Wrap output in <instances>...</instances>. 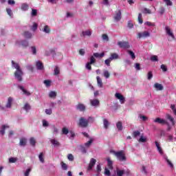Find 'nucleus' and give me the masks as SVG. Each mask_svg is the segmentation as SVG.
Instances as JSON below:
<instances>
[{
    "mask_svg": "<svg viewBox=\"0 0 176 176\" xmlns=\"http://www.w3.org/2000/svg\"><path fill=\"white\" fill-rule=\"evenodd\" d=\"M11 63L12 68L16 69L14 72L15 78L17 80L18 82H21V80H23V71L20 68V65H19L18 63H15L13 60H12Z\"/></svg>",
    "mask_w": 176,
    "mask_h": 176,
    "instance_id": "nucleus-1",
    "label": "nucleus"
},
{
    "mask_svg": "<svg viewBox=\"0 0 176 176\" xmlns=\"http://www.w3.org/2000/svg\"><path fill=\"white\" fill-rule=\"evenodd\" d=\"M111 153H113V155L120 162H126V155H124V153H123V151L116 152L115 151H111Z\"/></svg>",
    "mask_w": 176,
    "mask_h": 176,
    "instance_id": "nucleus-2",
    "label": "nucleus"
},
{
    "mask_svg": "<svg viewBox=\"0 0 176 176\" xmlns=\"http://www.w3.org/2000/svg\"><path fill=\"white\" fill-rule=\"evenodd\" d=\"M90 120H91V122H94V118L89 117L88 120H87L86 119H85V118H81L79 120V126H80L81 127H87V124H89V122H90Z\"/></svg>",
    "mask_w": 176,
    "mask_h": 176,
    "instance_id": "nucleus-3",
    "label": "nucleus"
},
{
    "mask_svg": "<svg viewBox=\"0 0 176 176\" xmlns=\"http://www.w3.org/2000/svg\"><path fill=\"white\" fill-rule=\"evenodd\" d=\"M165 32L166 35L170 37L168 38L169 42H172V41L175 40V36H174V33H173V31H171V29L169 28V26L165 27Z\"/></svg>",
    "mask_w": 176,
    "mask_h": 176,
    "instance_id": "nucleus-4",
    "label": "nucleus"
},
{
    "mask_svg": "<svg viewBox=\"0 0 176 176\" xmlns=\"http://www.w3.org/2000/svg\"><path fill=\"white\" fill-rule=\"evenodd\" d=\"M115 97L117 98V100H119L120 103L121 104H124L126 102V98L123 96V95L120 93H116L115 94Z\"/></svg>",
    "mask_w": 176,
    "mask_h": 176,
    "instance_id": "nucleus-5",
    "label": "nucleus"
},
{
    "mask_svg": "<svg viewBox=\"0 0 176 176\" xmlns=\"http://www.w3.org/2000/svg\"><path fill=\"white\" fill-rule=\"evenodd\" d=\"M119 47L121 49H130V43L126 41H119L118 43Z\"/></svg>",
    "mask_w": 176,
    "mask_h": 176,
    "instance_id": "nucleus-6",
    "label": "nucleus"
},
{
    "mask_svg": "<svg viewBox=\"0 0 176 176\" xmlns=\"http://www.w3.org/2000/svg\"><path fill=\"white\" fill-rule=\"evenodd\" d=\"M16 45L17 46H22V47H28V42L27 40L16 41Z\"/></svg>",
    "mask_w": 176,
    "mask_h": 176,
    "instance_id": "nucleus-7",
    "label": "nucleus"
},
{
    "mask_svg": "<svg viewBox=\"0 0 176 176\" xmlns=\"http://www.w3.org/2000/svg\"><path fill=\"white\" fill-rule=\"evenodd\" d=\"M138 36L140 39H141V38H149V36H151V33L148 31L139 32L138 33Z\"/></svg>",
    "mask_w": 176,
    "mask_h": 176,
    "instance_id": "nucleus-8",
    "label": "nucleus"
},
{
    "mask_svg": "<svg viewBox=\"0 0 176 176\" xmlns=\"http://www.w3.org/2000/svg\"><path fill=\"white\" fill-rule=\"evenodd\" d=\"M89 102L91 107L94 108H98L100 107V100L98 99H91L89 100Z\"/></svg>",
    "mask_w": 176,
    "mask_h": 176,
    "instance_id": "nucleus-9",
    "label": "nucleus"
},
{
    "mask_svg": "<svg viewBox=\"0 0 176 176\" xmlns=\"http://www.w3.org/2000/svg\"><path fill=\"white\" fill-rule=\"evenodd\" d=\"M113 19L115 21H120V20H122V10H118L116 12V14L113 16Z\"/></svg>",
    "mask_w": 176,
    "mask_h": 176,
    "instance_id": "nucleus-10",
    "label": "nucleus"
},
{
    "mask_svg": "<svg viewBox=\"0 0 176 176\" xmlns=\"http://www.w3.org/2000/svg\"><path fill=\"white\" fill-rule=\"evenodd\" d=\"M97 163V160L94 158H91L89 162V164L87 168L88 171H91L93 170V167H94V165Z\"/></svg>",
    "mask_w": 176,
    "mask_h": 176,
    "instance_id": "nucleus-11",
    "label": "nucleus"
},
{
    "mask_svg": "<svg viewBox=\"0 0 176 176\" xmlns=\"http://www.w3.org/2000/svg\"><path fill=\"white\" fill-rule=\"evenodd\" d=\"M14 101V99L13 98L9 97L6 104V108H7L8 109H10V108H12V104H13Z\"/></svg>",
    "mask_w": 176,
    "mask_h": 176,
    "instance_id": "nucleus-12",
    "label": "nucleus"
},
{
    "mask_svg": "<svg viewBox=\"0 0 176 176\" xmlns=\"http://www.w3.org/2000/svg\"><path fill=\"white\" fill-rule=\"evenodd\" d=\"M153 87L157 90V91H162V90L164 89V87H163V85L155 82L153 85Z\"/></svg>",
    "mask_w": 176,
    "mask_h": 176,
    "instance_id": "nucleus-13",
    "label": "nucleus"
},
{
    "mask_svg": "<svg viewBox=\"0 0 176 176\" xmlns=\"http://www.w3.org/2000/svg\"><path fill=\"white\" fill-rule=\"evenodd\" d=\"M41 31L44 32V34H49L52 32V29H50V26L45 25L43 27Z\"/></svg>",
    "mask_w": 176,
    "mask_h": 176,
    "instance_id": "nucleus-14",
    "label": "nucleus"
},
{
    "mask_svg": "<svg viewBox=\"0 0 176 176\" xmlns=\"http://www.w3.org/2000/svg\"><path fill=\"white\" fill-rule=\"evenodd\" d=\"M166 141H168V142H174V141L176 140V138L172 134L166 133Z\"/></svg>",
    "mask_w": 176,
    "mask_h": 176,
    "instance_id": "nucleus-15",
    "label": "nucleus"
},
{
    "mask_svg": "<svg viewBox=\"0 0 176 176\" xmlns=\"http://www.w3.org/2000/svg\"><path fill=\"white\" fill-rule=\"evenodd\" d=\"M6 129H9V125L8 124H3L0 127V134L3 137V135H5V130Z\"/></svg>",
    "mask_w": 176,
    "mask_h": 176,
    "instance_id": "nucleus-16",
    "label": "nucleus"
},
{
    "mask_svg": "<svg viewBox=\"0 0 176 176\" xmlns=\"http://www.w3.org/2000/svg\"><path fill=\"white\" fill-rule=\"evenodd\" d=\"M18 88L20 89L21 91H23V94H24L25 96H31V93H30L28 91L24 89V87H23L22 85H19Z\"/></svg>",
    "mask_w": 176,
    "mask_h": 176,
    "instance_id": "nucleus-17",
    "label": "nucleus"
},
{
    "mask_svg": "<svg viewBox=\"0 0 176 176\" xmlns=\"http://www.w3.org/2000/svg\"><path fill=\"white\" fill-rule=\"evenodd\" d=\"M155 123H159L160 124H168V122H167V121H166L165 120H163L160 118H157L155 120H154Z\"/></svg>",
    "mask_w": 176,
    "mask_h": 176,
    "instance_id": "nucleus-18",
    "label": "nucleus"
},
{
    "mask_svg": "<svg viewBox=\"0 0 176 176\" xmlns=\"http://www.w3.org/2000/svg\"><path fill=\"white\" fill-rule=\"evenodd\" d=\"M28 9H30V5H28V3H23L21 5V10L23 12H27V10H28Z\"/></svg>",
    "mask_w": 176,
    "mask_h": 176,
    "instance_id": "nucleus-19",
    "label": "nucleus"
},
{
    "mask_svg": "<svg viewBox=\"0 0 176 176\" xmlns=\"http://www.w3.org/2000/svg\"><path fill=\"white\" fill-rule=\"evenodd\" d=\"M76 109L80 111V112H83L86 110V106L83 104H78L76 106Z\"/></svg>",
    "mask_w": 176,
    "mask_h": 176,
    "instance_id": "nucleus-20",
    "label": "nucleus"
},
{
    "mask_svg": "<svg viewBox=\"0 0 176 176\" xmlns=\"http://www.w3.org/2000/svg\"><path fill=\"white\" fill-rule=\"evenodd\" d=\"M107 161L108 168L109 170H113V162H112V160H111V158L109 157L107 158Z\"/></svg>",
    "mask_w": 176,
    "mask_h": 176,
    "instance_id": "nucleus-21",
    "label": "nucleus"
},
{
    "mask_svg": "<svg viewBox=\"0 0 176 176\" xmlns=\"http://www.w3.org/2000/svg\"><path fill=\"white\" fill-rule=\"evenodd\" d=\"M36 67L37 69H38L39 71H42V69H43V63H42L39 60H37L36 62Z\"/></svg>",
    "mask_w": 176,
    "mask_h": 176,
    "instance_id": "nucleus-22",
    "label": "nucleus"
},
{
    "mask_svg": "<svg viewBox=\"0 0 176 176\" xmlns=\"http://www.w3.org/2000/svg\"><path fill=\"white\" fill-rule=\"evenodd\" d=\"M19 145L20 146H25L27 145V139L25 138L20 139Z\"/></svg>",
    "mask_w": 176,
    "mask_h": 176,
    "instance_id": "nucleus-23",
    "label": "nucleus"
},
{
    "mask_svg": "<svg viewBox=\"0 0 176 176\" xmlns=\"http://www.w3.org/2000/svg\"><path fill=\"white\" fill-rule=\"evenodd\" d=\"M155 146L157 147V149L160 155H164L163 150L162 149V147L160 146V144L159 142H155Z\"/></svg>",
    "mask_w": 176,
    "mask_h": 176,
    "instance_id": "nucleus-24",
    "label": "nucleus"
},
{
    "mask_svg": "<svg viewBox=\"0 0 176 176\" xmlns=\"http://www.w3.org/2000/svg\"><path fill=\"white\" fill-rule=\"evenodd\" d=\"M104 56H105L104 52H102L101 54H99L98 52L94 53V57H96V58H102Z\"/></svg>",
    "mask_w": 176,
    "mask_h": 176,
    "instance_id": "nucleus-25",
    "label": "nucleus"
},
{
    "mask_svg": "<svg viewBox=\"0 0 176 176\" xmlns=\"http://www.w3.org/2000/svg\"><path fill=\"white\" fill-rule=\"evenodd\" d=\"M110 60H111V61L113 60H118L119 59V55L116 53H113L111 54L110 57H109Z\"/></svg>",
    "mask_w": 176,
    "mask_h": 176,
    "instance_id": "nucleus-26",
    "label": "nucleus"
},
{
    "mask_svg": "<svg viewBox=\"0 0 176 176\" xmlns=\"http://www.w3.org/2000/svg\"><path fill=\"white\" fill-rule=\"evenodd\" d=\"M127 53L132 60H135V54L133 51L128 50Z\"/></svg>",
    "mask_w": 176,
    "mask_h": 176,
    "instance_id": "nucleus-27",
    "label": "nucleus"
},
{
    "mask_svg": "<svg viewBox=\"0 0 176 176\" xmlns=\"http://www.w3.org/2000/svg\"><path fill=\"white\" fill-rule=\"evenodd\" d=\"M116 127L118 130V131H122L123 130V124L122 122L119 121L116 123Z\"/></svg>",
    "mask_w": 176,
    "mask_h": 176,
    "instance_id": "nucleus-28",
    "label": "nucleus"
},
{
    "mask_svg": "<svg viewBox=\"0 0 176 176\" xmlns=\"http://www.w3.org/2000/svg\"><path fill=\"white\" fill-rule=\"evenodd\" d=\"M164 159L167 163V164L169 166V167L170 168H174V164H173V162H171V161H170V160H168V158L167 157V156L164 157Z\"/></svg>",
    "mask_w": 176,
    "mask_h": 176,
    "instance_id": "nucleus-29",
    "label": "nucleus"
},
{
    "mask_svg": "<svg viewBox=\"0 0 176 176\" xmlns=\"http://www.w3.org/2000/svg\"><path fill=\"white\" fill-rule=\"evenodd\" d=\"M24 36L26 39H31L32 38V33L26 31L24 32Z\"/></svg>",
    "mask_w": 176,
    "mask_h": 176,
    "instance_id": "nucleus-30",
    "label": "nucleus"
},
{
    "mask_svg": "<svg viewBox=\"0 0 176 176\" xmlns=\"http://www.w3.org/2000/svg\"><path fill=\"white\" fill-rule=\"evenodd\" d=\"M23 109H24L25 112H30V111L31 110V106L30 105V104L25 103L24 104V107H23Z\"/></svg>",
    "mask_w": 176,
    "mask_h": 176,
    "instance_id": "nucleus-31",
    "label": "nucleus"
},
{
    "mask_svg": "<svg viewBox=\"0 0 176 176\" xmlns=\"http://www.w3.org/2000/svg\"><path fill=\"white\" fill-rule=\"evenodd\" d=\"M50 142L54 146H60V142L55 139H51Z\"/></svg>",
    "mask_w": 176,
    "mask_h": 176,
    "instance_id": "nucleus-32",
    "label": "nucleus"
},
{
    "mask_svg": "<svg viewBox=\"0 0 176 176\" xmlns=\"http://www.w3.org/2000/svg\"><path fill=\"white\" fill-rule=\"evenodd\" d=\"M103 126L106 130L107 129H108V126H109V121L107 118L103 119Z\"/></svg>",
    "mask_w": 176,
    "mask_h": 176,
    "instance_id": "nucleus-33",
    "label": "nucleus"
},
{
    "mask_svg": "<svg viewBox=\"0 0 176 176\" xmlns=\"http://www.w3.org/2000/svg\"><path fill=\"white\" fill-rule=\"evenodd\" d=\"M82 36H91V31L85 30L82 32Z\"/></svg>",
    "mask_w": 176,
    "mask_h": 176,
    "instance_id": "nucleus-34",
    "label": "nucleus"
},
{
    "mask_svg": "<svg viewBox=\"0 0 176 176\" xmlns=\"http://www.w3.org/2000/svg\"><path fill=\"white\" fill-rule=\"evenodd\" d=\"M56 96H57V93H56V91H50V93H49L50 98H56Z\"/></svg>",
    "mask_w": 176,
    "mask_h": 176,
    "instance_id": "nucleus-35",
    "label": "nucleus"
},
{
    "mask_svg": "<svg viewBox=\"0 0 176 176\" xmlns=\"http://www.w3.org/2000/svg\"><path fill=\"white\" fill-rule=\"evenodd\" d=\"M166 119H168V120H169L170 122V123L173 124V126H174L175 122H174V118H173L170 114H166Z\"/></svg>",
    "mask_w": 176,
    "mask_h": 176,
    "instance_id": "nucleus-36",
    "label": "nucleus"
},
{
    "mask_svg": "<svg viewBox=\"0 0 176 176\" xmlns=\"http://www.w3.org/2000/svg\"><path fill=\"white\" fill-rule=\"evenodd\" d=\"M96 79L98 87H102V80H101V78H100V76H97Z\"/></svg>",
    "mask_w": 176,
    "mask_h": 176,
    "instance_id": "nucleus-37",
    "label": "nucleus"
},
{
    "mask_svg": "<svg viewBox=\"0 0 176 176\" xmlns=\"http://www.w3.org/2000/svg\"><path fill=\"white\" fill-rule=\"evenodd\" d=\"M69 133V130H68V128L65 126L62 128V134H63V135H67Z\"/></svg>",
    "mask_w": 176,
    "mask_h": 176,
    "instance_id": "nucleus-38",
    "label": "nucleus"
},
{
    "mask_svg": "<svg viewBox=\"0 0 176 176\" xmlns=\"http://www.w3.org/2000/svg\"><path fill=\"white\" fill-rule=\"evenodd\" d=\"M60 74V67H58V66H55L54 67V75H55V76H57V75Z\"/></svg>",
    "mask_w": 176,
    "mask_h": 176,
    "instance_id": "nucleus-39",
    "label": "nucleus"
},
{
    "mask_svg": "<svg viewBox=\"0 0 176 176\" xmlns=\"http://www.w3.org/2000/svg\"><path fill=\"white\" fill-rule=\"evenodd\" d=\"M116 173H117V176L124 175V170L117 169Z\"/></svg>",
    "mask_w": 176,
    "mask_h": 176,
    "instance_id": "nucleus-40",
    "label": "nucleus"
},
{
    "mask_svg": "<svg viewBox=\"0 0 176 176\" xmlns=\"http://www.w3.org/2000/svg\"><path fill=\"white\" fill-rule=\"evenodd\" d=\"M43 83L45 85L46 87H50V86H52V81L50 80H45Z\"/></svg>",
    "mask_w": 176,
    "mask_h": 176,
    "instance_id": "nucleus-41",
    "label": "nucleus"
},
{
    "mask_svg": "<svg viewBox=\"0 0 176 176\" xmlns=\"http://www.w3.org/2000/svg\"><path fill=\"white\" fill-rule=\"evenodd\" d=\"M91 144H93V139H90L89 141L85 143V148H90Z\"/></svg>",
    "mask_w": 176,
    "mask_h": 176,
    "instance_id": "nucleus-42",
    "label": "nucleus"
},
{
    "mask_svg": "<svg viewBox=\"0 0 176 176\" xmlns=\"http://www.w3.org/2000/svg\"><path fill=\"white\" fill-rule=\"evenodd\" d=\"M31 30H32V31L35 32V31H36V30H38V23H34L31 27Z\"/></svg>",
    "mask_w": 176,
    "mask_h": 176,
    "instance_id": "nucleus-43",
    "label": "nucleus"
},
{
    "mask_svg": "<svg viewBox=\"0 0 176 176\" xmlns=\"http://www.w3.org/2000/svg\"><path fill=\"white\" fill-rule=\"evenodd\" d=\"M31 16L32 17H35V16H38V10L32 9Z\"/></svg>",
    "mask_w": 176,
    "mask_h": 176,
    "instance_id": "nucleus-44",
    "label": "nucleus"
},
{
    "mask_svg": "<svg viewBox=\"0 0 176 176\" xmlns=\"http://www.w3.org/2000/svg\"><path fill=\"white\" fill-rule=\"evenodd\" d=\"M103 75L106 79H109V76H111V74H109V72L108 70H104Z\"/></svg>",
    "mask_w": 176,
    "mask_h": 176,
    "instance_id": "nucleus-45",
    "label": "nucleus"
},
{
    "mask_svg": "<svg viewBox=\"0 0 176 176\" xmlns=\"http://www.w3.org/2000/svg\"><path fill=\"white\" fill-rule=\"evenodd\" d=\"M19 159L17 157H10L8 160L9 163H16Z\"/></svg>",
    "mask_w": 176,
    "mask_h": 176,
    "instance_id": "nucleus-46",
    "label": "nucleus"
},
{
    "mask_svg": "<svg viewBox=\"0 0 176 176\" xmlns=\"http://www.w3.org/2000/svg\"><path fill=\"white\" fill-rule=\"evenodd\" d=\"M30 144L32 145V146H35L36 142L35 141V138H31L30 139Z\"/></svg>",
    "mask_w": 176,
    "mask_h": 176,
    "instance_id": "nucleus-47",
    "label": "nucleus"
},
{
    "mask_svg": "<svg viewBox=\"0 0 176 176\" xmlns=\"http://www.w3.org/2000/svg\"><path fill=\"white\" fill-rule=\"evenodd\" d=\"M138 20L139 24H142V23H144V21H142V14L139 13L138 16Z\"/></svg>",
    "mask_w": 176,
    "mask_h": 176,
    "instance_id": "nucleus-48",
    "label": "nucleus"
},
{
    "mask_svg": "<svg viewBox=\"0 0 176 176\" xmlns=\"http://www.w3.org/2000/svg\"><path fill=\"white\" fill-rule=\"evenodd\" d=\"M38 159L41 163H45V159L43 158V153H41L38 155Z\"/></svg>",
    "mask_w": 176,
    "mask_h": 176,
    "instance_id": "nucleus-49",
    "label": "nucleus"
},
{
    "mask_svg": "<svg viewBox=\"0 0 176 176\" xmlns=\"http://www.w3.org/2000/svg\"><path fill=\"white\" fill-rule=\"evenodd\" d=\"M31 52L33 56H36V47L35 46H32L31 47Z\"/></svg>",
    "mask_w": 176,
    "mask_h": 176,
    "instance_id": "nucleus-50",
    "label": "nucleus"
},
{
    "mask_svg": "<svg viewBox=\"0 0 176 176\" xmlns=\"http://www.w3.org/2000/svg\"><path fill=\"white\" fill-rule=\"evenodd\" d=\"M163 1L166 3V6H173V1L171 0H163Z\"/></svg>",
    "mask_w": 176,
    "mask_h": 176,
    "instance_id": "nucleus-51",
    "label": "nucleus"
},
{
    "mask_svg": "<svg viewBox=\"0 0 176 176\" xmlns=\"http://www.w3.org/2000/svg\"><path fill=\"white\" fill-rule=\"evenodd\" d=\"M139 118L141 119V120H142V122H146V120H148V117H146L142 114H140Z\"/></svg>",
    "mask_w": 176,
    "mask_h": 176,
    "instance_id": "nucleus-52",
    "label": "nucleus"
},
{
    "mask_svg": "<svg viewBox=\"0 0 176 176\" xmlns=\"http://www.w3.org/2000/svg\"><path fill=\"white\" fill-rule=\"evenodd\" d=\"M150 60L151 61H155V62L159 61V59L157 58V56H156V55L151 56V58H150Z\"/></svg>",
    "mask_w": 176,
    "mask_h": 176,
    "instance_id": "nucleus-53",
    "label": "nucleus"
},
{
    "mask_svg": "<svg viewBox=\"0 0 176 176\" xmlns=\"http://www.w3.org/2000/svg\"><path fill=\"white\" fill-rule=\"evenodd\" d=\"M69 137L70 140H74V138H75V133H74L72 131H70L69 132Z\"/></svg>",
    "mask_w": 176,
    "mask_h": 176,
    "instance_id": "nucleus-54",
    "label": "nucleus"
},
{
    "mask_svg": "<svg viewBox=\"0 0 176 176\" xmlns=\"http://www.w3.org/2000/svg\"><path fill=\"white\" fill-rule=\"evenodd\" d=\"M139 142H146V137L141 135L139 139Z\"/></svg>",
    "mask_w": 176,
    "mask_h": 176,
    "instance_id": "nucleus-55",
    "label": "nucleus"
},
{
    "mask_svg": "<svg viewBox=\"0 0 176 176\" xmlns=\"http://www.w3.org/2000/svg\"><path fill=\"white\" fill-rule=\"evenodd\" d=\"M6 12H7L8 16H10V17H13V13L12 12V9L6 8Z\"/></svg>",
    "mask_w": 176,
    "mask_h": 176,
    "instance_id": "nucleus-56",
    "label": "nucleus"
},
{
    "mask_svg": "<svg viewBox=\"0 0 176 176\" xmlns=\"http://www.w3.org/2000/svg\"><path fill=\"white\" fill-rule=\"evenodd\" d=\"M111 61H112V60L111 58H109L104 60V64H106L107 67H109L111 65Z\"/></svg>",
    "mask_w": 176,
    "mask_h": 176,
    "instance_id": "nucleus-57",
    "label": "nucleus"
},
{
    "mask_svg": "<svg viewBox=\"0 0 176 176\" xmlns=\"http://www.w3.org/2000/svg\"><path fill=\"white\" fill-rule=\"evenodd\" d=\"M80 151H81L82 153H87V151L86 150V147L84 146H80Z\"/></svg>",
    "mask_w": 176,
    "mask_h": 176,
    "instance_id": "nucleus-58",
    "label": "nucleus"
},
{
    "mask_svg": "<svg viewBox=\"0 0 176 176\" xmlns=\"http://www.w3.org/2000/svg\"><path fill=\"white\" fill-rule=\"evenodd\" d=\"M141 133L140 132V131H135L133 133V135L134 137V138H136V137H138V135H140Z\"/></svg>",
    "mask_w": 176,
    "mask_h": 176,
    "instance_id": "nucleus-59",
    "label": "nucleus"
},
{
    "mask_svg": "<svg viewBox=\"0 0 176 176\" xmlns=\"http://www.w3.org/2000/svg\"><path fill=\"white\" fill-rule=\"evenodd\" d=\"M143 13L147 14H151L152 13V11L148 8H144L143 9Z\"/></svg>",
    "mask_w": 176,
    "mask_h": 176,
    "instance_id": "nucleus-60",
    "label": "nucleus"
},
{
    "mask_svg": "<svg viewBox=\"0 0 176 176\" xmlns=\"http://www.w3.org/2000/svg\"><path fill=\"white\" fill-rule=\"evenodd\" d=\"M26 69H28V71H31L32 72H33V71H34V67H32V65H31V64L28 65L26 66Z\"/></svg>",
    "mask_w": 176,
    "mask_h": 176,
    "instance_id": "nucleus-61",
    "label": "nucleus"
},
{
    "mask_svg": "<svg viewBox=\"0 0 176 176\" xmlns=\"http://www.w3.org/2000/svg\"><path fill=\"white\" fill-rule=\"evenodd\" d=\"M67 159H68V160H69V162H74V155H72V154H69V155H67Z\"/></svg>",
    "mask_w": 176,
    "mask_h": 176,
    "instance_id": "nucleus-62",
    "label": "nucleus"
},
{
    "mask_svg": "<svg viewBox=\"0 0 176 176\" xmlns=\"http://www.w3.org/2000/svg\"><path fill=\"white\" fill-rule=\"evenodd\" d=\"M102 40L103 41H106L107 42H108V41H109V37H108V35L107 34H102Z\"/></svg>",
    "mask_w": 176,
    "mask_h": 176,
    "instance_id": "nucleus-63",
    "label": "nucleus"
},
{
    "mask_svg": "<svg viewBox=\"0 0 176 176\" xmlns=\"http://www.w3.org/2000/svg\"><path fill=\"white\" fill-rule=\"evenodd\" d=\"M170 109H172L174 114L176 116V109H175V104H171Z\"/></svg>",
    "mask_w": 176,
    "mask_h": 176,
    "instance_id": "nucleus-64",
    "label": "nucleus"
}]
</instances>
